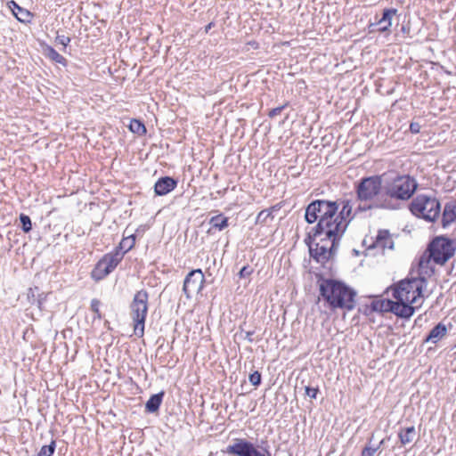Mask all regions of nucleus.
<instances>
[{
	"label": "nucleus",
	"mask_w": 456,
	"mask_h": 456,
	"mask_svg": "<svg viewBox=\"0 0 456 456\" xmlns=\"http://www.w3.org/2000/svg\"><path fill=\"white\" fill-rule=\"evenodd\" d=\"M337 212L338 204L333 200H315L305 208V222L316 224L308 229L304 241L310 256L322 265L337 254L340 245Z\"/></svg>",
	"instance_id": "f257e3e1"
},
{
	"label": "nucleus",
	"mask_w": 456,
	"mask_h": 456,
	"mask_svg": "<svg viewBox=\"0 0 456 456\" xmlns=\"http://www.w3.org/2000/svg\"><path fill=\"white\" fill-rule=\"evenodd\" d=\"M385 175L386 174L364 176L354 183L356 200L359 202L357 211L385 209Z\"/></svg>",
	"instance_id": "f03ea898"
},
{
	"label": "nucleus",
	"mask_w": 456,
	"mask_h": 456,
	"mask_svg": "<svg viewBox=\"0 0 456 456\" xmlns=\"http://www.w3.org/2000/svg\"><path fill=\"white\" fill-rule=\"evenodd\" d=\"M385 209L398 210L403 202L410 200L418 188L416 180L408 175L395 174L384 182Z\"/></svg>",
	"instance_id": "7ed1b4c3"
},
{
	"label": "nucleus",
	"mask_w": 456,
	"mask_h": 456,
	"mask_svg": "<svg viewBox=\"0 0 456 456\" xmlns=\"http://www.w3.org/2000/svg\"><path fill=\"white\" fill-rule=\"evenodd\" d=\"M319 291L330 309L352 311L355 307L356 292L341 281L322 279Z\"/></svg>",
	"instance_id": "20e7f679"
},
{
	"label": "nucleus",
	"mask_w": 456,
	"mask_h": 456,
	"mask_svg": "<svg viewBox=\"0 0 456 456\" xmlns=\"http://www.w3.org/2000/svg\"><path fill=\"white\" fill-rule=\"evenodd\" d=\"M428 281L425 278L404 279L392 288V296L396 300H406L412 304L423 302Z\"/></svg>",
	"instance_id": "39448f33"
},
{
	"label": "nucleus",
	"mask_w": 456,
	"mask_h": 456,
	"mask_svg": "<svg viewBox=\"0 0 456 456\" xmlns=\"http://www.w3.org/2000/svg\"><path fill=\"white\" fill-rule=\"evenodd\" d=\"M411 213L428 222H435L441 214L440 201L431 196L426 194H419L409 205Z\"/></svg>",
	"instance_id": "423d86ee"
},
{
	"label": "nucleus",
	"mask_w": 456,
	"mask_h": 456,
	"mask_svg": "<svg viewBox=\"0 0 456 456\" xmlns=\"http://www.w3.org/2000/svg\"><path fill=\"white\" fill-rule=\"evenodd\" d=\"M149 293L145 289L137 291L130 304V314L134 322V332L138 338L144 335V326L148 313Z\"/></svg>",
	"instance_id": "0eeeda50"
},
{
	"label": "nucleus",
	"mask_w": 456,
	"mask_h": 456,
	"mask_svg": "<svg viewBox=\"0 0 456 456\" xmlns=\"http://www.w3.org/2000/svg\"><path fill=\"white\" fill-rule=\"evenodd\" d=\"M455 249L453 240L441 235L428 243L426 251L429 254L428 257H433L435 264L444 265L454 256Z\"/></svg>",
	"instance_id": "6e6552de"
},
{
	"label": "nucleus",
	"mask_w": 456,
	"mask_h": 456,
	"mask_svg": "<svg viewBox=\"0 0 456 456\" xmlns=\"http://www.w3.org/2000/svg\"><path fill=\"white\" fill-rule=\"evenodd\" d=\"M223 452L233 456H271L268 449L259 450L258 446L245 438L233 439L232 444H230Z\"/></svg>",
	"instance_id": "1a4fd4ad"
},
{
	"label": "nucleus",
	"mask_w": 456,
	"mask_h": 456,
	"mask_svg": "<svg viewBox=\"0 0 456 456\" xmlns=\"http://www.w3.org/2000/svg\"><path fill=\"white\" fill-rule=\"evenodd\" d=\"M124 253L118 250L105 254L95 265L91 273V277L95 281H102L109 275L122 261Z\"/></svg>",
	"instance_id": "9d476101"
},
{
	"label": "nucleus",
	"mask_w": 456,
	"mask_h": 456,
	"mask_svg": "<svg viewBox=\"0 0 456 456\" xmlns=\"http://www.w3.org/2000/svg\"><path fill=\"white\" fill-rule=\"evenodd\" d=\"M338 204V223L339 224V237L340 240L346 232L350 223L356 217V216L363 211H357V208L353 209V203L350 199H338L333 200Z\"/></svg>",
	"instance_id": "9b49d317"
},
{
	"label": "nucleus",
	"mask_w": 456,
	"mask_h": 456,
	"mask_svg": "<svg viewBox=\"0 0 456 456\" xmlns=\"http://www.w3.org/2000/svg\"><path fill=\"white\" fill-rule=\"evenodd\" d=\"M205 276L200 269L191 270L183 281V291L190 298L191 293H199L203 289Z\"/></svg>",
	"instance_id": "f8f14e48"
},
{
	"label": "nucleus",
	"mask_w": 456,
	"mask_h": 456,
	"mask_svg": "<svg viewBox=\"0 0 456 456\" xmlns=\"http://www.w3.org/2000/svg\"><path fill=\"white\" fill-rule=\"evenodd\" d=\"M397 10L395 8H387L383 10L382 17L377 21L369 25V32L378 31L385 33L390 31L392 26V19L396 14Z\"/></svg>",
	"instance_id": "ddd939ff"
},
{
	"label": "nucleus",
	"mask_w": 456,
	"mask_h": 456,
	"mask_svg": "<svg viewBox=\"0 0 456 456\" xmlns=\"http://www.w3.org/2000/svg\"><path fill=\"white\" fill-rule=\"evenodd\" d=\"M422 301L417 304L406 302V300H396L394 301L392 313L396 316L403 319L411 318L415 310L419 309L422 305Z\"/></svg>",
	"instance_id": "4468645a"
},
{
	"label": "nucleus",
	"mask_w": 456,
	"mask_h": 456,
	"mask_svg": "<svg viewBox=\"0 0 456 456\" xmlns=\"http://www.w3.org/2000/svg\"><path fill=\"white\" fill-rule=\"evenodd\" d=\"M177 185V180L170 176L159 178L154 185V191L158 196H163L172 191Z\"/></svg>",
	"instance_id": "2eb2a0df"
},
{
	"label": "nucleus",
	"mask_w": 456,
	"mask_h": 456,
	"mask_svg": "<svg viewBox=\"0 0 456 456\" xmlns=\"http://www.w3.org/2000/svg\"><path fill=\"white\" fill-rule=\"evenodd\" d=\"M428 256L429 254L425 251L419 257L418 268L419 276L417 278H425L427 280V277H431L434 274L435 268L430 265V262L433 261V257Z\"/></svg>",
	"instance_id": "dca6fc26"
},
{
	"label": "nucleus",
	"mask_w": 456,
	"mask_h": 456,
	"mask_svg": "<svg viewBox=\"0 0 456 456\" xmlns=\"http://www.w3.org/2000/svg\"><path fill=\"white\" fill-rule=\"evenodd\" d=\"M456 221V201H449L444 205L442 213V226L447 228Z\"/></svg>",
	"instance_id": "f3484780"
},
{
	"label": "nucleus",
	"mask_w": 456,
	"mask_h": 456,
	"mask_svg": "<svg viewBox=\"0 0 456 456\" xmlns=\"http://www.w3.org/2000/svg\"><path fill=\"white\" fill-rule=\"evenodd\" d=\"M417 436L414 426L407 428H400L398 431V438L402 446H405L413 442Z\"/></svg>",
	"instance_id": "a211bd4d"
},
{
	"label": "nucleus",
	"mask_w": 456,
	"mask_h": 456,
	"mask_svg": "<svg viewBox=\"0 0 456 456\" xmlns=\"http://www.w3.org/2000/svg\"><path fill=\"white\" fill-rule=\"evenodd\" d=\"M446 332H447L446 326L444 323L439 322L430 330V332L425 338V342H432V343L436 344L443 337H444L446 335Z\"/></svg>",
	"instance_id": "6ab92c4d"
},
{
	"label": "nucleus",
	"mask_w": 456,
	"mask_h": 456,
	"mask_svg": "<svg viewBox=\"0 0 456 456\" xmlns=\"http://www.w3.org/2000/svg\"><path fill=\"white\" fill-rule=\"evenodd\" d=\"M8 7L12 12L17 20L20 22H26L29 20L31 13L26 9L20 7L15 1H10L8 3Z\"/></svg>",
	"instance_id": "aec40b11"
},
{
	"label": "nucleus",
	"mask_w": 456,
	"mask_h": 456,
	"mask_svg": "<svg viewBox=\"0 0 456 456\" xmlns=\"http://www.w3.org/2000/svg\"><path fill=\"white\" fill-rule=\"evenodd\" d=\"M164 395V391L152 395L145 403V411L150 413L157 412L162 403Z\"/></svg>",
	"instance_id": "412c9836"
},
{
	"label": "nucleus",
	"mask_w": 456,
	"mask_h": 456,
	"mask_svg": "<svg viewBox=\"0 0 456 456\" xmlns=\"http://www.w3.org/2000/svg\"><path fill=\"white\" fill-rule=\"evenodd\" d=\"M394 301L391 299H375L370 304L372 312L392 313Z\"/></svg>",
	"instance_id": "4be33fe9"
},
{
	"label": "nucleus",
	"mask_w": 456,
	"mask_h": 456,
	"mask_svg": "<svg viewBox=\"0 0 456 456\" xmlns=\"http://www.w3.org/2000/svg\"><path fill=\"white\" fill-rule=\"evenodd\" d=\"M375 245L382 248H393L394 242L390 238V233L387 230H380L376 236Z\"/></svg>",
	"instance_id": "5701e85b"
},
{
	"label": "nucleus",
	"mask_w": 456,
	"mask_h": 456,
	"mask_svg": "<svg viewBox=\"0 0 456 456\" xmlns=\"http://www.w3.org/2000/svg\"><path fill=\"white\" fill-rule=\"evenodd\" d=\"M135 244V235L130 234L127 237H125L122 239V240L119 242L118 247L116 248V250H118L120 253H127L129 250H131Z\"/></svg>",
	"instance_id": "b1692460"
},
{
	"label": "nucleus",
	"mask_w": 456,
	"mask_h": 456,
	"mask_svg": "<svg viewBox=\"0 0 456 456\" xmlns=\"http://www.w3.org/2000/svg\"><path fill=\"white\" fill-rule=\"evenodd\" d=\"M45 55L47 58H49L51 61L61 64L62 66L66 67L68 65V61L65 57H63L61 54H60L52 46H47L45 49Z\"/></svg>",
	"instance_id": "393cba45"
},
{
	"label": "nucleus",
	"mask_w": 456,
	"mask_h": 456,
	"mask_svg": "<svg viewBox=\"0 0 456 456\" xmlns=\"http://www.w3.org/2000/svg\"><path fill=\"white\" fill-rule=\"evenodd\" d=\"M228 220V217L224 216L223 214H219L212 216L209 220V224L213 228L223 231L229 225Z\"/></svg>",
	"instance_id": "a878e982"
},
{
	"label": "nucleus",
	"mask_w": 456,
	"mask_h": 456,
	"mask_svg": "<svg viewBox=\"0 0 456 456\" xmlns=\"http://www.w3.org/2000/svg\"><path fill=\"white\" fill-rule=\"evenodd\" d=\"M129 129L131 132L139 135H143L147 132L144 124L139 119H132L129 125Z\"/></svg>",
	"instance_id": "bb28decb"
},
{
	"label": "nucleus",
	"mask_w": 456,
	"mask_h": 456,
	"mask_svg": "<svg viewBox=\"0 0 456 456\" xmlns=\"http://www.w3.org/2000/svg\"><path fill=\"white\" fill-rule=\"evenodd\" d=\"M56 448L55 440H52L48 445L41 447L37 456H53Z\"/></svg>",
	"instance_id": "cd10ccee"
},
{
	"label": "nucleus",
	"mask_w": 456,
	"mask_h": 456,
	"mask_svg": "<svg viewBox=\"0 0 456 456\" xmlns=\"http://www.w3.org/2000/svg\"><path fill=\"white\" fill-rule=\"evenodd\" d=\"M273 219V216L271 209H264L260 211L256 216V224H265L267 222V219Z\"/></svg>",
	"instance_id": "c85d7f7f"
},
{
	"label": "nucleus",
	"mask_w": 456,
	"mask_h": 456,
	"mask_svg": "<svg viewBox=\"0 0 456 456\" xmlns=\"http://www.w3.org/2000/svg\"><path fill=\"white\" fill-rule=\"evenodd\" d=\"M101 301L97 298H93L90 304V309L94 314V320L102 319V314L100 311Z\"/></svg>",
	"instance_id": "c756f323"
},
{
	"label": "nucleus",
	"mask_w": 456,
	"mask_h": 456,
	"mask_svg": "<svg viewBox=\"0 0 456 456\" xmlns=\"http://www.w3.org/2000/svg\"><path fill=\"white\" fill-rule=\"evenodd\" d=\"M372 437L373 435L369 439V443L362 450L361 456H374V454L379 451V446H373L370 444Z\"/></svg>",
	"instance_id": "7c9ffc66"
},
{
	"label": "nucleus",
	"mask_w": 456,
	"mask_h": 456,
	"mask_svg": "<svg viewBox=\"0 0 456 456\" xmlns=\"http://www.w3.org/2000/svg\"><path fill=\"white\" fill-rule=\"evenodd\" d=\"M20 221L21 223V229L24 232H28L31 231L32 229V223H31V219L28 216L25 215V214H20Z\"/></svg>",
	"instance_id": "2f4dec72"
},
{
	"label": "nucleus",
	"mask_w": 456,
	"mask_h": 456,
	"mask_svg": "<svg viewBox=\"0 0 456 456\" xmlns=\"http://www.w3.org/2000/svg\"><path fill=\"white\" fill-rule=\"evenodd\" d=\"M248 380L253 386L258 387L262 381L261 373L258 370L252 372L248 377Z\"/></svg>",
	"instance_id": "473e14b6"
},
{
	"label": "nucleus",
	"mask_w": 456,
	"mask_h": 456,
	"mask_svg": "<svg viewBox=\"0 0 456 456\" xmlns=\"http://www.w3.org/2000/svg\"><path fill=\"white\" fill-rule=\"evenodd\" d=\"M55 42L59 45H63L64 48H66L70 42V37L64 35L57 34V37H55Z\"/></svg>",
	"instance_id": "72a5a7b5"
},
{
	"label": "nucleus",
	"mask_w": 456,
	"mask_h": 456,
	"mask_svg": "<svg viewBox=\"0 0 456 456\" xmlns=\"http://www.w3.org/2000/svg\"><path fill=\"white\" fill-rule=\"evenodd\" d=\"M288 102H286L285 104L281 105V106H279L277 108H274V109H272L269 112H268V117L270 118H275L276 116L280 115L281 113V111L288 106Z\"/></svg>",
	"instance_id": "f704fd0d"
},
{
	"label": "nucleus",
	"mask_w": 456,
	"mask_h": 456,
	"mask_svg": "<svg viewBox=\"0 0 456 456\" xmlns=\"http://www.w3.org/2000/svg\"><path fill=\"white\" fill-rule=\"evenodd\" d=\"M253 273V269L252 267H250L249 265H245L243 266L240 273H239V276L240 278H247L248 277L251 273Z\"/></svg>",
	"instance_id": "c9c22d12"
},
{
	"label": "nucleus",
	"mask_w": 456,
	"mask_h": 456,
	"mask_svg": "<svg viewBox=\"0 0 456 456\" xmlns=\"http://www.w3.org/2000/svg\"><path fill=\"white\" fill-rule=\"evenodd\" d=\"M318 392V387H305V394L313 399L316 398Z\"/></svg>",
	"instance_id": "e433bc0d"
},
{
	"label": "nucleus",
	"mask_w": 456,
	"mask_h": 456,
	"mask_svg": "<svg viewBox=\"0 0 456 456\" xmlns=\"http://www.w3.org/2000/svg\"><path fill=\"white\" fill-rule=\"evenodd\" d=\"M420 125L417 122H411L410 124V132L411 134H419L420 132Z\"/></svg>",
	"instance_id": "4c0bfd02"
},
{
	"label": "nucleus",
	"mask_w": 456,
	"mask_h": 456,
	"mask_svg": "<svg viewBox=\"0 0 456 456\" xmlns=\"http://www.w3.org/2000/svg\"><path fill=\"white\" fill-rule=\"evenodd\" d=\"M254 334V331H246L245 332V339H247L248 342L252 343L254 341L252 336Z\"/></svg>",
	"instance_id": "58836bf2"
},
{
	"label": "nucleus",
	"mask_w": 456,
	"mask_h": 456,
	"mask_svg": "<svg viewBox=\"0 0 456 456\" xmlns=\"http://www.w3.org/2000/svg\"><path fill=\"white\" fill-rule=\"evenodd\" d=\"M212 27H214V23L213 22H210L208 23L206 27H205V32L208 33L211 28Z\"/></svg>",
	"instance_id": "ea45409f"
},
{
	"label": "nucleus",
	"mask_w": 456,
	"mask_h": 456,
	"mask_svg": "<svg viewBox=\"0 0 456 456\" xmlns=\"http://www.w3.org/2000/svg\"><path fill=\"white\" fill-rule=\"evenodd\" d=\"M385 442H386V438L382 439L379 444L377 446H379V450L380 449V447H382L384 444H385Z\"/></svg>",
	"instance_id": "a19ab883"
},
{
	"label": "nucleus",
	"mask_w": 456,
	"mask_h": 456,
	"mask_svg": "<svg viewBox=\"0 0 456 456\" xmlns=\"http://www.w3.org/2000/svg\"><path fill=\"white\" fill-rule=\"evenodd\" d=\"M402 31H403V33H405V32H406V28H405V26H402Z\"/></svg>",
	"instance_id": "79ce46f5"
}]
</instances>
